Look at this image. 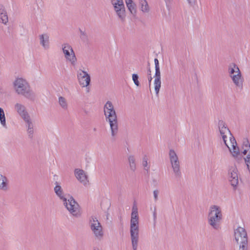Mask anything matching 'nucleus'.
<instances>
[{
    "mask_svg": "<svg viewBox=\"0 0 250 250\" xmlns=\"http://www.w3.org/2000/svg\"><path fill=\"white\" fill-rule=\"evenodd\" d=\"M24 120L28 125V128L33 127V124L31 121L30 116H27L25 120Z\"/></svg>",
    "mask_w": 250,
    "mask_h": 250,
    "instance_id": "33",
    "label": "nucleus"
},
{
    "mask_svg": "<svg viewBox=\"0 0 250 250\" xmlns=\"http://www.w3.org/2000/svg\"><path fill=\"white\" fill-rule=\"evenodd\" d=\"M130 236L133 250H137L139 240V216H131L130 220Z\"/></svg>",
    "mask_w": 250,
    "mask_h": 250,
    "instance_id": "3",
    "label": "nucleus"
},
{
    "mask_svg": "<svg viewBox=\"0 0 250 250\" xmlns=\"http://www.w3.org/2000/svg\"><path fill=\"white\" fill-rule=\"evenodd\" d=\"M4 114V110L2 108L0 107V115H3Z\"/></svg>",
    "mask_w": 250,
    "mask_h": 250,
    "instance_id": "47",
    "label": "nucleus"
},
{
    "mask_svg": "<svg viewBox=\"0 0 250 250\" xmlns=\"http://www.w3.org/2000/svg\"><path fill=\"white\" fill-rule=\"evenodd\" d=\"M141 10L143 12H148L149 10V7L147 3V1H141Z\"/></svg>",
    "mask_w": 250,
    "mask_h": 250,
    "instance_id": "25",
    "label": "nucleus"
},
{
    "mask_svg": "<svg viewBox=\"0 0 250 250\" xmlns=\"http://www.w3.org/2000/svg\"><path fill=\"white\" fill-rule=\"evenodd\" d=\"M0 121L1 124L2 125V126L6 128L7 126H6V124L5 114L0 115Z\"/></svg>",
    "mask_w": 250,
    "mask_h": 250,
    "instance_id": "31",
    "label": "nucleus"
},
{
    "mask_svg": "<svg viewBox=\"0 0 250 250\" xmlns=\"http://www.w3.org/2000/svg\"><path fill=\"white\" fill-rule=\"evenodd\" d=\"M153 216L154 220H155V219H156V217H157V214H156L155 209L154 211L153 212Z\"/></svg>",
    "mask_w": 250,
    "mask_h": 250,
    "instance_id": "46",
    "label": "nucleus"
},
{
    "mask_svg": "<svg viewBox=\"0 0 250 250\" xmlns=\"http://www.w3.org/2000/svg\"><path fill=\"white\" fill-rule=\"evenodd\" d=\"M128 162L130 166V169L133 171H134L136 169V163H135V159L133 155L129 156L128 158Z\"/></svg>",
    "mask_w": 250,
    "mask_h": 250,
    "instance_id": "22",
    "label": "nucleus"
},
{
    "mask_svg": "<svg viewBox=\"0 0 250 250\" xmlns=\"http://www.w3.org/2000/svg\"><path fill=\"white\" fill-rule=\"evenodd\" d=\"M238 163H241L244 160V157L242 155L237 154L236 156H232Z\"/></svg>",
    "mask_w": 250,
    "mask_h": 250,
    "instance_id": "32",
    "label": "nucleus"
},
{
    "mask_svg": "<svg viewBox=\"0 0 250 250\" xmlns=\"http://www.w3.org/2000/svg\"><path fill=\"white\" fill-rule=\"evenodd\" d=\"M238 172L236 167H231L229 170V181L234 190L236 189L238 184Z\"/></svg>",
    "mask_w": 250,
    "mask_h": 250,
    "instance_id": "11",
    "label": "nucleus"
},
{
    "mask_svg": "<svg viewBox=\"0 0 250 250\" xmlns=\"http://www.w3.org/2000/svg\"><path fill=\"white\" fill-rule=\"evenodd\" d=\"M111 2L119 18L123 21H124L125 18V10L124 1H116L114 3L113 1Z\"/></svg>",
    "mask_w": 250,
    "mask_h": 250,
    "instance_id": "10",
    "label": "nucleus"
},
{
    "mask_svg": "<svg viewBox=\"0 0 250 250\" xmlns=\"http://www.w3.org/2000/svg\"><path fill=\"white\" fill-rule=\"evenodd\" d=\"M104 114L106 121L108 122L111 131V135L114 137L118 131L117 116L112 103L107 101L104 106Z\"/></svg>",
    "mask_w": 250,
    "mask_h": 250,
    "instance_id": "1",
    "label": "nucleus"
},
{
    "mask_svg": "<svg viewBox=\"0 0 250 250\" xmlns=\"http://www.w3.org/2000/svg\"><path fill=\"white\" fill-rule=\"evenodd\" d=\"M232 151L230 152L232 156H236L237 154H240V150L239 147L237 146V143L235 145H232Z\"/></svg>",
    "mask_w": 250,
    "mask_h": 250,
    "instance_id": "27",
    "label": "nucleus"
},
{
    "mask_svg": "<svg viewBox=\"0 0 250 250\" xmlns=\"http://www.w3.org/2000/svg\"><path fill=\"white\" fill-rule=\"evenodd\" d=\"M125 2L129 12L135 18L136 16L137 13L136 4L134 2V1H125Z\"/></svg>",
    "mask_w": 250,
    "mask_h": 250,
    "instance_id": "19",
    "label": "nucleus"
},
{
    "mask_svg": "<svg viewBox=\"0 0 250 250\" xmlns=\"http://www.w3.org/2000/svg\"><path fill=\"white\" fill-rule=\"evenodd\" d=\"M40 43L45 49L49 48V36L47 34L40 35Z\"/></svg>",
    "mask_w": 250,
    "mask_h": 250,
    "instance_id": "20",
    "label": "nucleus"
},
{
    "mask_svg": "<svg viewBox=\"0 0 250 250\" xmlns=\"http://www.w3.org/2000/svg\"><path fill=\"white\" fill-rule=\"evenodd\" d=\"M75 175L77 179L84 185H85L88 182L87 176L85 174L84 170L80 169H75Z\"/></svg>",
    "mask_w": 250,
    "mask_h": 250,
    "instance_id": "15",
    "label": "nucleus"
},
{
    "mask_svg": "<svg viewBox=\"0 0 250 250\" xmlns=\"http://www.w3.org/2000/svg\"><path fill=\"white\" fill-rule=\"evenodd\" d=\"M7 179L5 176L0 174V189L3 190L7 189Z\"/></svg>",
    "mask_w": 250,
    "mask_h": 250,
    "instance_id": "21",
    "label": "nucleus"
},
{
    "mask_svg": "<svg viewBox=\"0 0 250 250\" xmlns=\"http://www.w3.org/2000/svg\"><path fill=\"white\" fill-rule=\"evenodd\" d=\"M0 22L6 24L8 21L7 13L5 7L0 4Z\"/></svg>",
    "mask_w": 250,
    "mask_h": 250,
    "instance_id": "17",
    "label": "nucleus"
},
{
    "mask_svg": "<svg viewBox=\"0 0 250 250\" xmlns=\"http://www.w3.org/2000/svg\"><path fill=\"white\" fill-rule=\"evenodd\" d=\"M108 213H107V216H108ZM107 219H108V218L107 217Z\"/></svg>",
    "mask_w": 250,
    "mask_h": 250,
    "instance_id": "51",
    "label": "nucleus"
},
{
    "mask_svg": "<svg viewBox=\"0 0 250 250\" xmlns=\"http://www.w3.org/2000/svg\"><path fill=\"white\" fill-rule=\"evenodd\" d=\"M134 215H136V216H139L138 214V208L137 207L135 204V203H134L133 207H132V213H131V216H134Z\"/></svg>",
    "mask_w": 250,
    "mask_h": 250,
    "instance_id": "30",
    "label": "nucleus"
},
{
    "mask_svg": "<svg viewBox=\"0 0 250 250\" xmlns=\"http://www.w3.org/2000/svg\"><path fill=\"white\" fill-rule=\"evenodd\" d=\"M249 149H250L249 153L247 155L246 158H244V160L245 163H250V148H249Z\"/></svg>",
    "mask_w": 250,
    "mask_h": 250,
    "instance_id": "39",
    "label": "nucleus"
},
{
    "mask_svg": "<svg viewBox=\"0 0 250 250\" xmlns=\"http://www.w3.org/2000/svg\"><path fill=\"white\" fill-rule=\"evenodd\" d=\"M155 73L154 75V89L156 95L158 96L159 92L161 86V72L159 65V62L158 59H154Z\"/></svg>",
    "mask_w": 250,
    "mask_h": 250,
    "instance_id": "8",
    "label": "nucleus"
},
{
    "mask_svg": "<svg viewBox=\"0 0 250 250\" xmlns=\"http://www.w3.org/2000/svg\"><path fill=\"white\" fill-rule=\"evenodd\" d=\"M169 155L170 163L175 176L176 177H180L181 172L180 170V162L176 153L173 149H171L169 150Z\"/></svg>",
    "mask_w": 250,
    "mask_h": 250,
    "instance_id": "6",
    "label": "nucleus"
},
{
    "mask_svg": "<svg viewBox=\"0 0 250 250\" xmlns=\"http://www.w3.org/2000/svg\"><path fill=\"white\" fill-rule=\"evenodd\" d=\"M94 131H96V128H94Z\"/></svg>",
    "mask_w": 250,
    "mask_h": 250,
    "instance_id": "50",
    "label": "nucleus"
},
{
    "mask_svg": "<svg viewBox=\"0 0 250 250\" xmlns=\"http://www.w3.org/2000/svg\"><path fill=\"white\" fill-rule=\"evenodd\" d=\"M132 80L137 87H140L141 86L140 83L139 81V76L137 74H133L132 75Z\"/></svg>",
    "mask_w": 250,
    "mask_h": 250,
    "instance_id": "28",
    "label": "nucleus"
},
{
    "mask_svg": "<svg viewBox=\"0 0 250 250\" xmlns=\"http://www.w3.org/2000/svg\"><path fill=\"white\" fill-rule=\"evenodd\" d=\"M78 79L80 84L83 87H87L91 82L90 75L83 70H81V72L78 74Z\"/></svg>",
    "mask_w": 250,
    "mask_h": 250,
    "instance_id": "13",
    "label": "nucleus"
},
{
    "mask_svg": "<svg viewBox=\"0 0 250 250\" xmlns=\"http://www.w3.org/2000/svg\"><path fill=\"white\" fill-rule=\"evenodd\" d=\"M236 72L237 73V74L230 75V77L234 84L236 86L242 89L244 78L242 77L241 72L238 67H237V70H236Z\"/></svg>",
    "mask_w": 250,
    "mask_h": 250,
    "instance_id": "14",
    "label": "nucleus"
},
{
    "mask_svg": "<svg viewBox=\"0 0 250 250\" xmlns=\"http://www.w3.org/2000/svg\"><path fill=\"white\" fill-rule=\"evenodd\" d=\"M188 3L190 6L194 7L196 5V1H188Z\"/></svg>",
    "mask_w": 250,
    "mask_h": 250,
    "instance_id": "42",
    "label": "nucleus"
},
{
    "mask_svg": "<svg viewBox=\"0 0 250 250\" xmlns=\"http://www.w3.org/2000/svg\"><path fill=\"white\" fill-rule=\"evenodd\" d=\"M222 218L221 210L217 206L210 207V211L208 213V223L214 229H218L220 228L218 223Z\"/></svg>",
    "mask_w": 250,
    "mask_h": 250,
    "instance_id": "2",
    "label": "nucleus"
},
{
    "mask_svg": "<svg viewBox=\"0 0 250 250\" xmlns=\"http://www.w3.org/2000/svg\"><path fill=\"white\" fill-rule=\"evenodd\" d=\"M93 223L91 224V229L97 237H102L104 235L103 228L101 223L98 221L96 217H92Z\"/></svg>",
    "mask_w": 250,
    "mask_h": 250,
    "instance_id": "12",
    "label": "nucleus"
},
{
    "mask_svg": "<svg viewBox=\"0 0 250 250\" xmlns=\"http://www.w3.org/2000/svg\"><path fill=\"white\" fill-rule=\"evenodd\" d=\"M243 145L246 148H250V144L247 139L243 142Z\"/></svg>",
    "mask_w": 250,
    "mask_h": 250,
    "instance_id": "35",
    "label": "nucleus"
},
{
    "mask_svg": "<svg viewBox=\"0 0 250 250\" xmlns=\"http://www.w3.org/2000/svg\"><path fill=\"white\" fill-rule=\"evenodd\" d=\"M93 250H99V248H97V247H94L93 248Z\"/></svg>",
    "mask_w": 250,
    "mask_h": 250,
    "instance_id": "49",
    "label": "nucleus"
},
{
    "mask_svg": "<svg viewBox=\"0 0 250 250\" xmlns=\"http://www.w3.org/2000/svg\"><path fill=\"white\" fill-rule=\"evenodd\" d=\"M15 107L17 109L18 113L23 120H25L27 116H29L28 113L25 110V108L23 105L20 104H17L15 105Z\"/></svg>",
    "mask_w": 250,
    "mask_h": 250,
    "instance_id": "18",
    "label": "nucleus"
},
{
    "mask_svg": "<svg viewBox=\"0 0 250 250\" xmlns=\"http://www.w3.org/2000/svg\"><path fill=\"white\" fill-rule=\"evenodd\" d=\"M27 131L29 133V137L30 138H32L33 137V132H34L33 128L32 127V128H28Z\"/></svg>",
    "mask_w": 250,
    "mask_h": 250,
    "instance_id": "37",
    "label": "nucleus"
},
{
    "mask_svg": "<svg viewBox=\"0 0 250 250\" xmlns=\"http://www.w3.org/2000/svg\"><path fill=\"white\" fill-rule=\"evenodd\" d=\"M143 160L147 161V158L146 155L144 156V157H143Z\"/></svg>",
    "mask_w": 250,
    "mask_h": 250,
    "instance_id": "48",
    "label": "nucleus"
},
{
    "mask_svg": "<svg viewBox=\"0 0 250 250\" xmlns=\"http://www.w3.org/2000/svg\"><path fill=\"white\" fill-rule=\"evenodd\" d=\"M227 126L223 120H219L218 121V127L219 128H225Z\"/></svg>",
    "mask_w": 250,
    "mask_h": 250,
    "instance_id": "34",
    "label": "nucleus"
},
{
    "mask_svg": "<svg viewBox=\"0 0 250 250\" xmlns=\"http://www.w3.org/2000/svg\"><path fill=\"white\" fill-rule=\"evenodd\" d=\"M230 141L231 143H232V145H234V144H236V141L234 137L231 135V137L230 138Z\"/></svg>",
    "mask_w": 250,
    "mask_h": 250,
    "instance_id": "41",
    "label": "nucleus"
},
{
    "mask_svg": "<svg viewBox=\"0 0 250 250\" xmlns=\"http://www.w3.org/2000/svg\"><path fill=\"white\" fill-rule=\"evenodd\" d=\"M68 195L69 196V198L68 200L66 199V204L63 203V204L67 209L73 215L78 216L79 212V208L80 206L72 196H70L69 194Z\"/></svg>",
    "mask_w": 250,
    "mask_h": 250,
    "instance_id": "7",
    "label": "nucleus"
},
{
    "mask_svg": "<svg viewBox=\"0 0 250 250\" xmlns=\"http://www.w3.org/2000/svg\"><path fill=\"white\" fill-rule=\"evenodd\" d=\"M235 239L239 243V237L241 238L239 248L241 250H248V237L246 229L241 227H238L234 230Z\"/></svg>",
    "mask_w": 250,
    "mask_h": 250,
    "instance_id": "5",
    "label": "nucleus"
},
{
    "mask_svg": "<svg viewBox=\"0 0 250 250\" xmlns=\"http://www.w3.org/2000/svg\"><path fill=\"white\" fill-rule=\"evenodd\" d=\"M147 78L148 81L149 86L150 88V85L151 81L152 80V77L151 76V71L150 69V64L149 62H147Z\"/></svg>",
    "mask_w": 250,
    "mask_h": 250,
    "instance_id": "23",
    "label": "nucleus"
},
{
    "mask_svg": "<svg viewBox=\"0 0 250 250\" xmlns=\"http://www.w3.org/2000/svg\"><path fill=\"white\" fill-rule=\"evenodd\" d=\"M249 150V148H246L245 149H244L243 150V151L242 152V153L244 155H246L247 154V153H248V151Z\"/></svg>",
    "mask_w": 250,
    "mask_h": 250,
    "instance_id": "44",
    "label": "nucleus"
},
{
    "mask_svg": "<svg viewBox=\"0 0 250 250\" xmlns=\"http://www.w3.org/2000/svg\"><path fill=\"white\" fill-rule=\"evenodd\" d=\"M224 143V144L225 145V146L229 148L230 152H231V149H230V148L229 146L228 145L227 143V140H225V141H223Z\"/></svg>",
    "mask_w": 250,
    "mask_h": 250,
    "instance_id": "45",
    "label": "nucleus"
},
{
    "mask_svg": "<svg viewBox=\"0 0 250 250\" xmlns=\"http://www.w3.org/2000/svg\"><path fill=\"white\" fill-rule=\"evenodd\" d=\"M79 30L80 33V38L81 40L83 42H87L88 41V36L87 35L86 33L85 32V31H83L82 30L81 28L79 29Z\"/></svg>",
    "mask_w": 250,
    "mask_h": 250,
    "instance_id": "26",
    "label": "nucleus"
},
{
    "mask_svg": "<svg viewBox=\"0 0 250 250\" xmlns=\"http://www.w3.org/2000/svg\"><path fill=\"white\" fill-rule=\"evenodd\" d=\"M219 131H220V133H221V131L222 132V130H223V132H226V130L228 131L230 133V134L231 135H232V134L230 132V131L229 130V128L227 126H225V128H219Z\"/></svg>",
    "mask_w": 250,
    "mask_h": 250,
    "instance_id": "36",
    "label": "nucleus"
},
{
    "mask_svg": "<svg viewBox=\"0 0 250 250\" xmlns=\"http://www.w3.org/2000/svg\"><path fill=\"white\" fill-rule=\"evenodd\" d=\"M14 86L16 92L26 98L31 96L30 86L27 82L22 78H17L14 82Z\"/></svg>",
    "mask_w": 250,
    "mask_h": 250,
    "instance_id": "4",
    "label": "nucleus"
},
{
    "mask_svg": "<svg viewBox=\"0 0 250 250\" xmlns=\"http://www.w3.org/2000/svg\"><path fill=\"white\" fill-rule=\"evenodd\" d=\"M55 184L56 186L54 188V192L60 198V199L64 202V204H66V198L63 195V190L58 182H56Z\"/></svg>",
    "mask_w": 250,
    "mask_h": 250,
    "instance_id": "16",
    "label": "nucleus"
},
{
    "mask_svg": "<svg viewBox=\"0 0 250 250\" xmlns=\"http://www.w3.org/2000/svg\"><path fill=\"white\" fill-rule=\"evenodd\" d=\"M223 130H222V132L221 131V135L222 137V138H223V141H225V140H226V138H227V136L225 134V132H223Z\"/></svg>",
    "mask_w": 250,
    "mask_h": 250,
    "instance_id": "43",
    "label": "nucleus"
},
{
    "mask_svg": "<svg viewBox=\"0 0 250 250\" xmlns=\"http://www.w3.org/2000/svg\"><path fill=\"white\" fill-rule=\"evenodd\" d=\"M237 65L235 63H231L229 67V72L230 75H233L234 72L237 70Z\"/></svg>",
    "mask_w": 250,
    "mask_h": 250,
    "instance_id": "24",
    "label": "nucleus"
},
{
    "mask_svg": "<svg viewBox=\"0 0 250 250\" xmlns=\"http://www.w3.org/2000/svg\"><path fill=\"white\" fill-rule=\"evenodd\" d=\"M143 165L145 169L148 171L149 169V167H147V161L143 160Z\"/></svg>",
    "mask_w": 250,
    "mask_h": 250,
    "instance_id": "38",
    "label": "nucleus"
},
{
    "mask_svg": "<svg viewBox=\"0 0 250 250\" xmlns=\"http://www.w3.org/2000/svg\"><path fill=\"white\" fill-rule=\"evenodd\" d=\"M159 193V191L158 190H155L153 191V195L155 201H157L158 199V195Z\"/></svg>",
    "mask_w": 250,
    "mask_h": 250,
    "instance_id": "40",
    "label": "nucleus"
},
{
    "mask_svg": "<svg viewBox=\"0 0 250 250\" xmlns=\"http://www.w3.org/2000/svg\"><path fill=\"white\" fill-rule=\"evenodd\" d=\"M62 46V51L65 58L69 60L72 65H74L77 58L72 47L68 43H65Z\"/></svg>",
    "mask_w": 250,
    "mask_h": 250,
    "instance_id": "9",
    "label": "nucleus"
},
{
    "mask_svg": "<svg viewBox=\"0 0 250 250\" xmlns=\"http://www.w3.org/2000/svg\"><path fill=\"white\" fill-rule=\"evenodd\" d=\"M59 102L60 104V105L63 108V109H65L67 108V103L66 102L65 99L63 97H60L59 98Z\"/></svg>",
    "mask_w": 250,
    "mask_h": 250,
    "instance_id": "29",
    "label": "nucleus"
}]
</instances>
